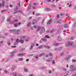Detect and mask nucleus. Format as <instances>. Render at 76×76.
Listing matches in <instances>:
<instances>
[{"mask_svg": "<svg viewBox=\"0 0 76 76\" xmlns=\"http://www.w3.org/2000/svg\"><path fill=\"white\" fill-rule=\"evenodd\" d=\"M25 42H28L29 40V38L28 37H25Z\"/></svg>", "mask_w": 76, "mask_h": 76, "instance_id": "0eeeda50", "label": "nucleus"}, {"mask_svg": "<svg viewBox=\"0 0 76 76\" xmlns=\"http://www.w3.org/2000/svg\"><path fill=\"white\" fill-rule=\"evenodd\" d=\"M70 55H68V56H66L65 57V59L66 60H68V59H69V58H70Z\"/></svg>", "mask_w": 76, "mask_h": 76, "instance_id": "9b49d317", "label": "nucleus"}, {"mask_svg": "<svg viewBox=\"0 0 76 76\" xmlns=\"http://www.w3.org/2000/svg\"><path fill=\"white\" fill-rule=\"evenodd\" d=\"M33 47H34L33 46H31L30 48V50H31L33 49Z\"/></svg>", "mask_w": 76, "mask_h": 76, "instance_id": "a18cd8bd", "label": "nucleus"}, {"mask_svg": "<svg viewBox=\"0 0 76 76\" xmlns=\"http://www.w3.org/2000/svg\"><path fill=\"white\" fill-rule=\"evenodd\" d=\"M61 37H58V42H59V41H61Z\"/></svg>", "mask_w": 76, "mask_h": 76, "instance_id": "412c9836", "label": "nucleus"}, {"mask_svg": "<svg viewBox=\"0 0 76 76\" xmlns=\"http://www.w3.org/2000/svg\"><path fill=\"white\" fill-rule=\"evenodd\" d=\"M45 21V20H44V19H43V20L42 22V25H44V22Z\"/></svg>", "mask_w": 76, "mask_h": 76, "instance_id": "473e14b6", "label": "nucleus"}, {"mask_svg": "<svg viewBox=\"0 0 76 76\" xmlns=\"http://www.w3.org/2000/svg\"><path fill=\"white\" fill-rule=\"evenodd\" d=\"M8 35V33H6L5 34H4V35H5V36H7Z\"/></svg>", "mask_w": 76, "mask_h": 76, "instance_id": "4d7b16f0", "label": "nucleus"}, {"mask_svg": "<svg viewBox=\"0 0 76 76\" xmlns=\"http://www.w3.org/2000/svg\"><path fill=\"white\" fill-rule=\"evenodd\" d=\"M4 73H7V71L6 70H4Z\"/></svg>", "mask_w": 76, "mask_h": 76, "instance_id": "de8ad7c7", "label": "nucleus"}, {"mask_svg": "<svg viewBox=\"0 0 76 76\" xmlns=\"http://www.w3.org/2000/svg\"><path fill=\"white\" fill-rule=\"evenodd\" d=\"M62 70L63 71H64V72H66V71H67V69L66 68L63 69Z\"/></svg>", "mask_w": 76, "mask_h": 76, "instance_id": "72a5a7b5", "label": "nucleus"}, {"mask_svg": "<svg viewBox=\"0 0 76 76\" xmlns=\"http://www.w3.org/2000/svg\"><path fill=\"white\" fill-rule=\"evenodd\" d=\"M6 11V10H2L1 11V12L2 13H3V12H4Z\"/></svg>", "mask_w": 76, "mask_h": 76, "instance_id": "49530a36", "label": "nucleus"}, {"mask_svg": "<svg viewBox=\"0 0 76 76\" xmlns=\"http://www.w3.org/2000/svg\"><path fill=\"white\" fill-rule=\"evenodd\" d=\"M52 22V21H51V20H49L47 24L48 25H49V24H50V23H51Z\"/></svg>", "mask_w": 76, "mask_h": 76, "instance_id": "dca6fc26", "label": "nucleus"}, {"mask_svg": "<svg viewBox=\"0 0 76 76\" xmlns=\"http://www.w3.org/2000/svg\"><path fill=\"white\" fill-rule=\"evenodd\" d=\"M2 19H3V20H4V19H5V17H4V16H3L2 18Z\"/></svg>", "mask_w": 76, "mask_h": 76, "instance_id": "864d4df0", "label": "nucleus"}, {"mask_svg": "<svg viewBox=\"0 0 76 76\" xmlns=\"http://www.w3.org/2000/svg\"><path fill=\"white\" fill-rule=\"evenodd\" d=\"M54 61V60H53V61L52 62V63L53 64H55V62Z\"/></svg>", "mask_w": 76, "mask_h": 76, "instance_id": "8fccbe9b", "label": "nucleus"}, {"mask_svg": "<svg viewBox=\"0 0 76 76\" xmlns=\"http://www.w3.org/2000/svg\"><path fill=\"white\" fill-rule=\"evenodd\" d=\"M17 75H18V74L16 73H15L13 74L12 75L13 76H16Z\"/></svg>", "mask_w": 76, "mask_h": 76, "instance_id": "c756f323", "label": "nucleus"}, {"mask_svg": "<svg viewBox=\"0 0 76 76\" xmlns=\"http://www.w3.org/2000/svg\"><path fill=\"white\" fill-rule=\"evenodd\" d=\"M71 40H73V39H74V37H71Z\"/></svg>", "mask_w": 76, "mask_h": 76, "instance_id": "774afa93", "label": "nucleus"}, {"mask_svg": "<svg viewBox=\"0 0 76 76\" xmlns=\"http://www.w3.org/2000/svg\"><path fill=\"white\" fill-rule=\"evenodd\" d=\"M40 30H41L42 31H45V28L43 27H39L37 28V31H39Z\"/></svg>", "mask_w": 76, "mask_h": 76, "instance_id": "f03ea898", "label": "nucleus"}, {"mask_svg": "<svg viewBox=\"0 0 76 76\" xmlns=\"http://www.w3.org/2000/svg\"><path fill=\"white\" fill-rule=\"evenodd\" d=\"M54 32V30L53 29H52L51 31H50V33H52V32Z\"/></svg>", "mask_w": 76, "mask_h": 76, "instance_id": "0e129e2a", "label": "nucleus"}, {"mask_svg": "<svg viewBox=\"0 0 76 76\" xmlns=\"http://www.w3.org/2000/svg\"><path fill=\"white\" fill-rule=\"evenodd\" d=\"M45 68H46L45 66H43L42 67H40V69H45Z\"/></svg>", "mask_w": 76, "mask_h": 76, "instance_id": "79ce46f5", "label": "nucleus"}, {"mask_svg": "<svg viewBox=\"0 0 76 76\" xmlns=\"http://www.w3.org/2000/svg\"><path fill=\"white\" fill-rule=\"evenodd\" d=\"M24 39H25V36H22L21 38V39L23 40Z\"/></svg>", "mask_w": 76, "mask_h": 76, "instance_id": "b1692460", "label": "nucleus"}, {"mask_svg": "<svg viewBox=\"0 0 76 76\" xmlns=\"http://www.w3.org/2000/svg\"><path fill=\"white\" fill-rule=\"evenodd\" d=\"M7 44L9 46H10V42H7Z\"/></svg>", "mask_w": 76, "mask_h": 76, "instance_id": "2f4dec72", "label": "nucleus"}, {"mask_svg": "<svg viewBox=\"0 0 76 76\" xmlns=\"http://www.w3.org/2000/svg\"><path fill=\"white\" fill-rule=\"evenodd\" d=\"M43 41L44 42H45V41H47V39L45 38L43 39Z\"/></svg>", "mask_w": 76, "mask_h": 76, "instance_id": "ea45409f", "label": "nucleus"}, {"mask_svg": "<svg viewBox=\"0 0 76 76\" xmlns=\"http://www.w3.org/2000/svg\"><path fill=\"white\" fill-rule=\"evenodd\" d=\"M35 58L36 60H38L39 58H38V57L37 56L35 57Z\"/></svg>", "mask_w": 76, "mask_h": 76, "instance_id": "69168bd1", "label": "nucleus"}, {"mask_svg": "<svg viewBox=\"0 0 76 76\" xmlns=\"http://www.w3.org/2000/svg\"><path fill=\"white\" fill-rule=\"evenodd\" d=\"M61 22H62V21L61 20H58L57 22V23H60Z\"/></svg>", "mask_w": 76, "mask_h": 76, "instance_id": "a211bd4d", "label": "nucleus"}, {"mask_svg": "<svg viewBox=\"0 0 76 76\" xmlns=\"http://www.w3.org/2000/svg\"><path fill=\"white\" fill-rule=\"evenodd\" d=\"M31 6H32V5H31V4H29L28 7V8L27 9V10H30L31 9Z\"/></svg>", "mask_w": 76, "mask_h": 76, "instance_id": "6e6552de", "label": "nucleus"}, {"mask_svg": "<svg viewBox=\"0 0 76 76\" xmlns=\"http://www.w3.org/2000/svg\"><path fill=\"white\" fill-rule=\"evenodd\" d=\"M36 23H37V20H34L33 21V24L34 25V24Z\"/></svg>", "mask_w": 76, "mask_h": 76, "instance_id": "f8f14e48", "label": "nucleus"}, {"mask_svg": "<svg viewBox=\"0 0 76 76\" xmlns=\"http://www.w3.org/2000/svg\"><path fill=\"white\" fill-rule=\"evenodd\" d=\"M75 23H74L73 24V28H75Z\"/></svg>", "mask_w": 76, "mask_h": 76, "instance_id": "603ef678", "label": "nucleus"}, {"mask_svg": "<svg viewBox=\"0 0 76 76\" xmlns=\"http://www.w3.org/2000/svg\"><path fill=\"white\" fill-rule=\"evenodd\" d=\"M31 46H32V47H34V43H32L31 44Z\"/></svg>", "mask_w": 76, "mask_h": 76, "instance_id": "338daca9", "label": "nucleus"}, {"mask_svg": "<svg viewBox=\"0 0 76 76\" xmlns=\"http://www.w3.org/2000/svg\"><path fill=\"white\" fill-rule=\"evenodd\" d=\"M73 45V42L70 41H69L68 42V44H66L65 46L66 47H69V46H72Z\"/></svg>", "mask_w": 76, "mask_h": 76, "instance_id": "f257e3e1", "label": "nucleus"}, {"mask_svg": "<svg viewBox=\"0 0 76 76\" xmlns=\"http://www.w3.org/2000/svg\"><path fill=\"white\" fill-rule=\"evenodd\" d=\"M26 54V53H24L23 54L22 53H19L17 55L18 56V57H19L20 56L21 57H23V56H24Z\"/></svg>", "mask_w": 76, "mask_h": 76, "instance_id": "39448f33", "label": "nucleus"}, {"mask_svg": "<svg viewBox=\"0 0 76 76\" xmlns=\"http://www.w3.org/2000/svg\"><path fill=\"white\" fill-rule=\"evenodd\" d=\"M17 6H18V8H20V3L18 2L17 4Z\"/></svg>", "mask_w": 76, "mask_h": 76, "instance_id": "aec40b11", "label": "nucleus"}, {"mask_svg": "<svg viewBox=\"0 0 76 76\" xmlns=\"http://www.w3.org/2000/svg\"><path fill=\"white\" fill-rule=\"evenodd\" d=\"M64 15H65V13H61L60 14V16H62Z\"/></svg>", "mask_w": 76, "mask_h": 76, "instance_id": "cd10ccee", "label": "nucleus"}, {"mask_svg": "<svg viewBox=\"0 0 76 76\" xmlns=\"http://www.w3.org/2000/svg\"><path fill=\"white\" fill-rule=\"evenodd\" d=\"M9 61V59L8 58H7L6 59L5 61V63H7V62H8Z\"/></svg>", "mask_w": 76, "mask_h": 76, "instance_id": "58836bf2", "label": "nucleus"}, {"mask_svg": "<svg viewBox=\"0 0 76 76\" xmlns=\"http://www.w3.org/2000/svg\"><path fill=\"white\" fill-rule=\"evenodd\" d=\"M44 48H46L47 49H49L50 48V47L48 45H45L44 46Z\"/></svg>", "mask_w": 76, "mask_h": 76, "instance_id": "4468645a", "label": "nucleus"}, {"mask_svg": "<svg viewBox=\"0 0 76 76\" xmlns=\"http://www.w3.org/2000/svg\"><path fill=\"white\" fill-rule=\"evenodd\" d=\"M16 53V51H13L11 52L10 53L11 54H13Z\"/></svg>", "mask_w": 76, "mask_h": 76, "instance_id": "393cba45", "label": "nucleus"}, {"mask_svg": "<svg viewBox=\"0 0 76 76\" xmlns=\"http://www.w3.org/2000/svg\"><path fill=\"white\" fill-rule=\"evenodd\" d=\"M45 38H46L49 39L50 38V37H49L48 35H46L45 37Z\"/></svg>", "mask_w": 76, "mask_h": 76, "instance_id": "bb28decb", "label": "nucleus"}, {"mask_svg": "<svg viewBox=\"0 0 76 76\" xmlns=\"http://www.w3.org/2000/svg\"><path fill=\"white\" fill-rule=\"evenodd\" d=\"M46 61L47 62H50V61H51V60L50 59H48L46 60Z\"/></svg>", "mask_w": 76, "mask_h": 76, "instance_id": "a19ab883", "label": "nucleus"}, {"mask_svg": "<svg viewBox=\"0 0 76 76\" xmlns=\"http://www.w3.org/2000/svg\"><path fill=\"white\" fill-rule=\"evenodd\" d=\"M64 55V53H61V56H63V55Z\"/></svg>", "mask_w": 76, "mask_h": 76, "instance_id": "680f3d73", "label": "nucleus"}, {"mask_svg": "<svg viewBox=\"0 0 76 76\" xmlns=\"http://www.w3.org/2000/svg\"><path fill=\"white\" fill-rule=\"evenodd\" d=\"M32 8L33 9H36V7H35V6H33Z\"/></svg>", "mask_w": 76, "mask_h": 76, "instance_id": "5fc2aeb1", "label": "nucleus"}, {"mask_svg": "<svg viewBox=\"0 0 76 76\" xmlns=\"http://www.w3.org/2000/svg\"><path fill=\"white\" fill-rule=\"evenodd\" d=\"M20 32V30H19V29H18L17 30L15 29V31L14 34H16V35H18V34Z\"/></svg>", "mask_w": 76, "mask_h": 76, "instance_id": "7ed1b4c3", "label": "nucleus"}, {"mask_svg": "<svg viewBox=\"0 0 76 76\" xmlns=\"http://www.w3.org/2000/svg\"><path fill=\"white\" fill-rule=\"evenodd\" d=\"M39 15H40V14L39 13H37L36 15L37 16H39Z\"/></svg>", "mask_w": 76, "mask_h": 76, "instance_id": "052dcab7", "label": "nucleus"}, {"mask_svg": "<svg viewBox=\"0 0 76 76\" xmlns=\"http://www.w3.org/2000/svg\"><path fill=\"white\" fill-rule=\"evenodd\" d=\"M23 50H24V49L23 48H22V49H21L20 50V51H23Z\"/></svg>", "mask_w": 76, "mask_h": 76, "instance_id": "e2e57ef3", "label": "nucleus"}, {"mask_svg": "<svg viewBox=\"0 0 76 76\" xmlns=\"http://www.w3.org/2000/svg\"><path fill=\"white\" fill-rule=\"evenodd\" d=\"M76 69L75 68H72V69L71 70V72H73L74 70H75Z\"/></svg>", "mask_w": 76, "mask_h": 76, "instance_id": "f3484780", "label": "nucleus"}, {"mask_svg": "<svg viewBox=\"0 0 76 76\" xmlns=\"http://www.w3.org/2000/svg\"><path fill=\"white\" fill-rule=\"evenodd\" d=\"M4 3H5V1H2V7H4Z\"/></svg>", "mask_w": 76, "mask_h": 76, "instance_id": "ddd939ff", "label": "nucleus"}, {"mask_svg": "<svg viewBox=\"0 0 76 76\" xmlns=\"http://www.w3.org/2000/svg\"><path fill=\"white\" fill-rule=\"evenodd\" d=\"M45 10L46 12H49V11H50L51 10V9L48 8H46L45 9Z\"/></svg>", "mask_w": 76, "mask_h": 76, "instance_id": "9d476101", "label": "nucleus"}, {"mask_svg": "<svg viewBox=\"0 0 76 76\" xmlns=\"http://www.w3.org/2000/svg\"><path fill=\"white\" fill-rule=\"evenodd\" d=\"M44 53H42L41 54H39V57H41L42 56H43V55H44Z\"/></svg>", "mask_w": 76, "mask_h": 76, "instance_id": "4be33fe9", "label": "nucleus"}, {"mask_svg": "<svg viewBox=\"0 0 76 76\" xmlns=\"http://www.w3.org/2000/svg\"><path fill=\"white\" fill-rule=\"evenodd\" d=\"M68 24H65L64 25V28H68Z\"/></svg>", "mask_w": 76, "mask_h": 76, "instance_id": "c85d7f7f", "label": "nucleus"}, {"mask_svg": "<svg viewBox=\"0 0 76 76\" xmlns=\"http://www.w3.org/2000/svg\"><path fill=\"white\" fill-rule=\"evenodd\" d=\"M19 39H17L16 40V42L18 43V42H19Z\"/></svg>", "mask_w": 76, "mask_h": 76, "instance_id": "09e8293b", "label": "nucleus"}, {"mask_svg": "<svg viewBox=\"0 0 76 76\" xmlns=\"http://www.w3.org/2000/svg\"><path fill=\"white\" fill-rule=\"evenodd\" d=\"M14 26L15 27H16L18 26V24H17L16 23H14Z\"/></svg>", "mask_w": 76, "mask_h": 76, "instance_id": "f704fd0d", "label": "nucleus"}, {"mask_svg": "<svg viewBox=\"0 0 76 76\" xmlns=\"http://www.w3.org/2000/svg\"><path fill=\"white\" fill-rule=\"evenodd\" d=\"M42 47H43V46L42 45H41L37 47V48L38 49H40L41 48H42Z\"/></svg>", "mask_w": 76, "mask_h": 76, "instance_id": "5701e85b", "label": "nucleus"}, {"mask_svg": "<svg viewBox=\"0 0 76 76\" xmlns=\"http://www.w3.org/2000/svg\"><path fill=\"white\" fill-rule=\"evenodd\" d=\"M72 62H76V59H73L72 60Z\"/></svg>", "mask_w": 76, "mask_h": 76, "instance_id": "13d9d810", "label": "nucleus"}, {"mask_svg": "<svg viewBox=\"0 0 76 76\" xmlns=\"http://www.w3.org/2000/svg\"><path fill=\"white\" fill-rule=\"evenodd\" d=\"M28 56H29V57H32V56H34V54H31L30 55H28Z\"/></svg>", "mask_w": 76, "mask_h": 76, "instance_id": "3c124183", "label": "nucleus"}, {"mask_svg": "<svg viewBox=\"0 0 76 76\" xmlns=\"http://www.w3.org/2000/svg\"><path fill=\"white\" fill-rule=\"evenodd\" d=\"M33 28H34V29H36L37 28H38V26H34L33 27Z\"/></svg>", "mask_w": 76, "mask_h": 76, "instance_id": "c9c22d12", "label": "nucleus"}, {"mask_svg": "<svg viewBox=\"0 0 76 76\" xmlns=\"http://www.w3.org/2000/svg\"><path fill=\"white\" fill-rule=\"evenodd\" d=\"M18 12H20L21 13H22V11L21 10H20L18 11Z\"/></svg>", "mask_w": 76, "mask_h": 76, "instance_id": "6e6d98bb", "label": "nucleus"}, {"mask_svg": "<svg viewBox=\"0 0 76 76\" xmlns=\"http://www.w3.org/2000/svg\"><path fill=\"white\" fill-rule=\"evenodd\" d=\"M23 58H20L18 59V60L19 61H23Z\"/></svg>", "mask_w": 76, "mask_h": 76, "instance_id": "4c0bfd02", "label": "nucleus"}, {"mask_svg": "<svg viewBox=\"0 0 76 76\" xmlns=\"http://www.w3.org/2000/svg\"><path fill=\"white\" fill-rule=\"evenodd\" d=\"M15 69V67L13 66H12L11 67V70L12 71H13V70Z\"/></svg>", "mask_w": 76, "mask_h": 76, "instance_id": "2eb2a0df", "label": "nucleus"}, {"mask_svg": "<svg viewBox=\"0 0 76 76\" xmlns=\"http://www.w3.org/2000/svg\"><path fill=\"white\" fill-rule=\"evenodd\" d=\"M24 71L25 72H28V69H26L24 68Z\"/></svg>", "mask_w": 76, "mask_h": 76, "instance_id": "7c9ffc66", "label": "nucleus"}, {"mask_svg": "<svg viewBox=\"0 0 76 76\" xmlns=\"http://www.w3.org/2000/svg\"><path fill=\"white\" fill-rule=\"evenodd\" d=\"M18 44V43H17V42H14V45H17V44Z\"/></svg>", "mask_w": 76, "mask_h": 76, "instance_id": "c03bdc74", "label": "nucleus"}, {"mask_svg": "<svg viewBox=\"0 0 76 76\" xmlns=\"http://www.w3.org/2000/svg\"><path fill=\"white\" fill-rule=\"evenodd\" d=\"M69 73V72H65L64 74H63V75L64 76H67V75H68Z\"/></svg>", "mask_w": 76, "mask_h": 76, "instance_id": "1a4fd4ad", "label": "nucleus"}, {"mask_svg": "<svg viewBox=\"0 0 76 76\" xmlns=\"http://www.w3.org/2000/svg\"><path fill=\"white\" fill-rule=\"evenodd\" d=\"M18 21V20L17 19H15V20H14V23H16V22H17Z\"/></svg>", "mask_w": 76, "mask_h": 76, "instance_id": "e433bc0d", "label": "nucleus"}, {"mask_svg": "<svg viewBox=\"0 0 76 76\" xmlns=\"http://www.w3.org/2000/svg\"><path fill=\"white\" fill-rule=\"evenodd\" d=\"M9 32H10V33H14L15 34V32L16 31V29H10L8 30Z\"/></svg>", "mask_w": 76, "mask_h": 76, "instance_id": "20e7f679", "label": "nucleus"}, {"mask_svg": "<svg viewBox=\"0 0 76 76\" xmlns=\"http://www.w3.org/2000/svg\"><path fill=\"white\" fill-rule=\"evenodd\" d=\"M14 10L15 12H17L18 10V6L15 5V7L14 8Z\"/></svg>", "mask_w": 76, "mask_h": 76, "instance_id": "423d86ee", "label": "nucleus"}, {"mask_svg": "<svg viewBox=\"0 0 76 76\" xmlns=\"http://www.w3.org/2000/svg\"><path fill=\"white\" fill-rule=\"evenodd\" d=\"M20 42L21 44H23L24 41H23V40H22L21 39L20 40Z\"/></svg>", "mask_w": 76, "mask_h": 76, "instance_id": "6ab92c4d", "label": "nucleus"}, {"mask_svg": "<svg viewBox=\"0 0 76 76\" xmlns=\"http://www.w3.org/2000/svg\"><path fill=\"white\" fill-rule=\"evenodd\" d=\"M31 22L28 23L27 24V26L28 27H29V26H31Z\"/></svg>", "mask_w": 76, "mask_h": 76, "instance_id": "a878e982", "label": "nucleus"}, {"mask_svg": "<svg viewBox=\"0 0 76 76\" xmlns=\"http://www.w3.org/2000/svg\"><path fill=\"white\" fill-rule=\"evenodd\" d=\"M31 14L32 12H31V11H29L28 12V15H31Z\"/></svg>", "mask_w": 76, "mask_h": 76, "instance_id": "37998d69", "label": "nucleus"}, {"mask_svg": "<svg viewBox=\"0 0 76 76\" xmlns=\"http://www.w3.org/2000/svg\"><path fill=\"white\" fill-rule=\"evenodd\" d=\"M53 45H56V46H57V45H58V43H57V44H53Z\"/></svg>", "mask_w": 76, "mask_h": 76, "instance_id": "bf43d9fd", "label": "nucleus"}]
</instances>
